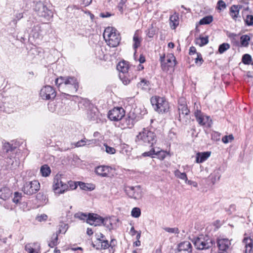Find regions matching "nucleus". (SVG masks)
<instances>
[{"instance_id":"obj_38","label":"nucleus","mask_w":253,"mask_h":253,"mask_svg":"<svg viewBox=\"0 0 253 253\" xmlns=\"http://www.w3.org/2000/svg\"><path fill=\"white\" fill-rule=\"evenodd\" d=\"M97 109L95 108H93L89 110L87 113V117L91 120H95L97 118L96 115Z\"/></svg>"},{"instance_id":"obj_39","label":"nucleus","mask_w":253,"mask_h":253,"mask_svg":"<svg viewBox=\"0 0 253 253\" xmlns=\"http://www.w3.org/2000/svg\"><path fill=\"white\" fill-rule=\"evenodd\" d=\"M102 224L109 230L113 228V226L110 218H103V222Z\"/></svg>"},{"instance_id":"obj_54","label":"nucleus","mask_w":253,"mask_h":253,"mask_svg":"<svg viewBox=\"0 0 253 253\" xmlns=\"http://www.w3.org/2000/svg\"><path fill=\"white\" fill-rule=\"evenodd\" d=\"M155 155V149H152L150 151L144 152L142 154L144 157H153V155Z\"/></svg>"},{"instance_id":"obj_37","label":"nucleus","mask_w":253,"mask_h":253,"mask_svg":"<svg viewBox=\"0 0 253 253\" xmlns=\"http://www.w3.org/2000/svg\"><path fill=\"white\" fill-rule=\"evenodd\" d=\"M58 227V230L56 232L58 234L61 233L65 234L68 228V224L63 222L61 223Z\"/></svg>"},{"instance_id":"obj_63","label":"nucleus","mask_w":253,"mask_h":253,"mask_svg":"<svg viewBox=\"0 0 253 253\" xmlns=\"http://www.w3.org/2000/svg\"><path fill=\"white\" fill-rule=\"evenodd\" d=\"M3 207L7 209V210H12V206L11 205V204L10 203H4L3 204Z\"/></svg>"},{"instance_id":"obj_19","label":"nucleus","mask_w":253,"mask_h":253,"mask_svg":"<svg viewBox=\"0 0 253 253\" xmlns=\"http://www.w3.org/2000/svg\"><path fill=\"white\" fill-rule=\"evenodd\" d=\"M12 194L11 190L7 187H3L0 189V198L4 201L9 199Z\"/></svg>"},{"instance_id":"obj_45","label":"nucleus","mask_w":253,"mask_h":253,"mask_svg":"<svg viewBox=\"0 0 253 253\" xmlns=\"http://www.w3.org/2000/svg\"><path fill=\"white\" fill-rule=\"evenodd\" d=\"M158 150H155V155L158 156L161 160H163L166 157V152L158 148Z\"/></svg>"},{"instance_id":"obj_25","label":"nucleus","mask_w":253,"mask_h":253,"mask_svg":"<svg viewBox=\"0 0 253 253\" xmlns=\"http://www.w3.org/2000/svg\"><path fill=\"white\" fill-rule=\"evenodd\" d=\"M167 64L168 68L166 70H169V67L172 68L176 65L175 57L172 54H168L167 56Z\"/></svg>"},{"instance_id":"obj_2","label":"nucleus","mask_w":253,"mask_h":253,"mask_svg":"<svg viewBox=\"0 0 253 253\" xmlns=\"http://www.w3.org/2000/svg\"><path fill=\"white\" fill-rule=\"evenodd\" d=\"M103 36L109 46L114 47L119 44L121 37L115 28L110 27L106 28L104 30Z\"/></svg>"},{"instance_id":"obj_24","label":"nucleus","mask_w":253,"mask_h":253,"mask_svg":"<svg viewBox=\"0 0 253 253\" xmlns=\"http://www.w3.org/2000/svg\"><path fill=\"white\" fill-rule=\"evenodd\" d=\"M117 69L121 72L120 74H126L128 72V66L125 61L119 62L117 66Z\"/></svg>"},{"instance_id":"obj_1","label":"nucleus","mask_w":253,"mask_h":253,"mask_svg":"<svg viewBox=\"0 0 253 253\" xmlns=\"http://www.w3.org/2000/svg\"><path fill=\"white\" fill-rule=\"evenodd\" d=\"M55 83L59 91L68 95L76 92L79 86V82L74 77H60L55 79Z\"/></svg>"},{"instance_id":"obj_53","label":"nucleus","mask_w":253,"mask_h":253,"mask_svg":"<svg viewBox=\"0 0 253 253\" xmlns=\"http://www.w3.org/2000/svg\"><path fill=\"white\" fill-rule=\"evenodd\" d=\"M101 243V249L105 250L110 247L108 241L106 240H103L100 242Z\"/></svg>"},{"instance_id":"obj_15","label":"nucleus","mask_w":253,"mask_h":253,"mask_svg":"<svg viewBox=\"0 0 253 253\" xmlns=\"http://www.w3.org/2000/svg\"><path fill=\"white\" fill-rule=\"evenodd\" d=\"M112 168L106 166H99L95 169V173L101 177H108L111 173Z\"/></svg>"},{"instance_id":"obj_55","label":"nucleus","mask_w":253,"mask_h":253,"mask_svg":"<svg viewBox=\"0 0 253 253\" xmlns=\"http://www.w3.org/2000/svg\"><path fill=\"white\" fill-rule=\"evenodd\" d=\"M74 145L75 146V147H83L86 145L85 138L81 139V140L78 141L77 142L74 143Z\"/></svg>"},{"instance_id":"obj_18","label":"nucleus","mask_w":253,"mask_h":253,"mask_svg":"<svg viewBox=\"0 0 253 253\" xmlns=\"http://www.w3.org/2000/svg\"><path fill=\"white\" fill-rule=\"evenodd\" d=\"M195 116L199 124L202 126L206 125L210 119L209 117L203 115L200 110H197L195 112Z\"/></svg>"},{"instance_id":"obj_10","label":"nucleus","mask_w":253,"mask_h":253,"mask_svg":"<svg viewBox=\"0 0 253 253\" xmlns=\"http://www.w3.org/2000/svg\"><path fill=\"white\" fill-rule=\"evenodd\" d=\"M40 189V184L37 180L27 182L24 185L23 191L24 194L31 195L37 193Z\"/></svg>"},{"instance_id":"obj_42","label":"nucleus","mask_w":253,"mask_h":253,"mask_svg":"<svg viewBox=\"0 0 253 253\" xmlns=\"http://www.w3.org/2000/svg\"><path fill=\"white\" fill-rule=\"evenodd\" d=\"M141 214V211L138 208H134L132 209L131 215L132 217L135 218H138Z\"/></svg>"},{"instance_id":"obj_56","label":"nucleus","mask_w":253,"mask_h":253,"mask_svg":"<svg viewBox=\"0 0 253 253\" xmlns=\"http://www.w3.org/2000/svg\"><path fill=\"white\" fill-rule=\"evenodd\" d=\"M245 21L247 25L248 26L253 25V16L250 15H247Z\"/></svg>"},{"instance_id":"obj_4","label":"nucleus","mask_w":253,"mask_h":253,"mask_svg":"<svg viewBox=\"0 0 253 253\" xmlns=\"http://www.w3.org/2000/svg\"><path fill=\"white\" fill-rule=\"evenodd\" d=\"M151 103L154 110L159 113L167 112L169 109V103L164 97L153 96L151 98Z\"/></svg>"},{"instance_id":"obj_61","label":"nucleus","mask_w":253,"mask_h":253,"mask_svg":"<svg viewBox=\"0 0 253 253\" xmlns=\"http://www.w3.org/2000/svg\"><path fill=\"white\" fill-rule=\"evenodd\" d=\"M165 58V55H164V56H161L160 61L161 62L163 70H166V69H167L165 63H164Z\"/></svg>"},{"instance_id":"obj_3","label":"nucleus","mask_w":253,"mask_h":253,"mask_svg":"<svg viewBox=\"0 0 253 253\" xmlns=\"http://www.w3.org/2000/svg\"><path fill=\"white\" fill-rule=\"evenodd\" d=\"M137 141L140 144H150L152 147L156 142V136L153 131L144 128L137 135Z\"/></svg>"},{"instance_id":"obj_41","label":"nucleus","mask_w":253,"mask_h":253,"mask_svg":"<svg viewBox=\"0 0 253 253\" xmlns=\"http://www.w3.org/2000/svg\"><path fill=\"white\" fill-rule=\"evenodd\" d=\"M230 48V45L227 43H223L220 44L218 48V51L220 53H223Z\"/></svg>"},{"instance_id":"obj_9","label":"nucleus","mask_w":253,"mask_h":253,"mask_svg":"<svg viewBox=\"0 0 253 253\" xmlns=\"http://www.w3.org/2000/svg\"><path fill=\"white\" fill-rule=\"evenodd\" d=\"M124 191L129 198L136 200L140 199L142 196V190L139 185L125 186Z\"/></svg>"},{"instance_id":"obj_6","label":"nucleus","mask_w":253,"mask_h":253,"mask_svg":"<svg viewBox=\"0 0 253 253\" xmlns=\"http://www.w3.org/2000/svg\"><path fill=\"white\" fill-rule=\"evenodd\" d=\"M195 248L197 250H206L211 248L214 244L213 240L208 236H201L194 239L193 241Z\"/></svg>"},{"instance_id":"obj_7","label":"nucleus","mask_w":253,"mask_h":253,"mask_svg":"<svg viewBox=\"0 0 253 253\" xmlns=\"http://www.w3.org/2000/svg\"><path fill=\"white\" fill-rule=\"evenodd\" d=\"M178 110L179 112L178 120L183 123H186L189 119L190 111L183 99L179 101Z\"/></svg>"},{"instance_id":"obj_16","label":"nucleus","mask_w":253,"mask_h":253,"mask_svg":"<svg viewBox=\"0 0 253 253\" xmlns=\"http://www.w3.org/2000/svg\"><path fill=\"white\" fill-rule=\"evenodd\" d=\"M248 9V6L244 7L241 4L233 5L230 8V15L234 20H236L238 17L240 10H247Z\"/></svg>"},{"instance_id":"obj_11","label":"nucleus","mask_w":253,"mask_h":253,"mask_svg":"<svg viewBox=\"0 0 253 253\" xmlns=\"http://www.w3.org/2000/svg\"><path fill=\"white\" fill-rule=\"evenodd\" d=\"M40 96L43 100L53 99L56 96V92L53 87L46 85L41 89Z\"/></svg>"},{"instance_id":"obj_64","label":"nucleus","mask_w":253,"mask_h":253,"mask_svg":"<svg viewBox=\"0 0 253 253\" xmlns=\"http://www.w3.org/2000/svg\"><path fill=\"white\" fill-rule=\"evenodd\" d=\"M100 16L103 18H107L110 17L111 16V14L110 13L107 12L105 13H101Z\"/></svg>"},{"instance_id":"obj_59","label":"nucleus","mask_w":253,"mask_h":253,"mask_svg":"<svg viewBox=\"0 0 253 253\" xmlns=\"http://www.w3.org/2000/svg\"><path fill=\"white\" fill-rule=\"evenodd\" d=\"M185 183L190 185H192L194 187H198V184L196 181H192L190 180H188V179L185 182Z\"/></svg>"},{"instance_id":"obj_22","label":"nucleus","mask_w":253,"mask_h":253,"mask_svg":"<svg viewBox=\"0 0 253 253\" xmlns=\"http://www.w3.org/2000/svg\"><path fill=\"white\" fill-rule=\"evenodd\" d=\"M210 155V152H199L196 154V162L197 163H202L205 161Z\"/></svg>"},{"instance_id":"obj_20","label":"nucleus","mask_w":253,"mask_h":253,"mask_svg":"<svg viewBox=\"0 0 253 253\" xmlns=\"http://www.w3.org/2000/svg\"><path fill=\"white\" fill-rule=\"evenodd\" d=\"M245 245V250L244 253H253V241L251 238H245L243 241Z\"/></svg>"},{"instance_id":"obj_8","label":"nucleus","mask_w":253,"mask_h":253,"mask_svg":"<svg viewBox=\"0 0 253 253\" xmlns=\"http://www.w3.org/2000/svg\"><path fill=\"white\" fill-rule=\"evenodd\" d=\"M52 187L55 194L58 195L64 193L68 189V185L62 181L59 175H56L54 177Z\"/></svg>"},{"instance_id":"obj_28","label":"nucleus","mask_w":253,"mask_h":253,"mask_svg":"<svg viewBox=\"0 0 253 253\" xmlns=\"http://www.w3.org/2000/svg\"><path fill=\"white\" fill-rule=\"evenodd\" d=\"M196 44L199 45L200 46H203L207 44L209 42V37L200 36L199 38H197L195 40Z\"/></svg>"},{"instance_id":"obj_29","label":"nucleus","mask_w":253,"mask_h":253,"mask_svg":"<svg viewBox=\"0 0 253 253\" xmlns=\"http://www.w3.org/2000/svg\"><path fill=\"white\" fill-rule=\"evenodd\" d=\"M133 41L134 42V44L133 45V47L135 50L134 54L136 53V49L140 45V43L141 42V39H140L138 37V34L136 32L135 33L133 37Z\"/></svg>"},{"instance_id":"obj_32","label":"nucleus","mask_w":253,"mask_h":253,"mask_svg":"<svg viewBox=\"0 0 253 253\" xmlns=\"http://www.w3.org/2000/svg\"><path fill=\"white\" fill-rule=\"evenodd\" d=\"M128 74V73L126 74H119L120 78L125 85L128 84L130 83V80L132 79V78H130L129 75L128 77H127Z\"/></svg>"},{"instance_id":"obj_17","label":"nucleus","mask_w":253,"mask_h":253,"mask_svg":"<svg viewBox=\"0 0 253 253\" xmlns=\"http://www.w3.org/2000/svg\"><path fill=\"white\" fill-rule=\"evenodd\" d=\"M120 121L119 126L123 129L127 128H131L133 126L134 120L129 116L124 118H122Z\"/></svg>"},{"instance_id":"obj_62","label":"nucleus","mask_w":253,"mask_h":253,"mask_svg":"<svg viewBox=\"0 0 253 253\" xmlns=\"http://www.w3.org/2000/svg\"><path fill=\"white\" fill-rule=\"evenodd\" d=\"M96 237L97 240L100 242L103 240V239L104 237V236L101 233H98L96 234Z\"/></svg>"},{"instance_id":"obj_51","label":"nucleus","mask_w":253,"mask_h":253,"mask_svg":"<svg viewBox=\"0 0 253 253\" xmlns=\"http://www.w3.org/2000/svg\"><path fill=\"white\" fill-rule=\"evenodd\" d=\"M164 230L169 233H175L178 234L179 231L177 228H170V227H165L164 228Z\"/></svg>"},{"instance_id":"obj_44","label":"nucleus","mask_w":253,"mask_h":253,"mask_svg":"<svg viewBox=\"0 0 253 253\" xmlns=\"http://www.w3.org/2000/svg\"><path fill=\"white\" fill-rule=\"evenodd\" d=\"M22 194L18 192H15L14 194V197L12 199V201L15 204H18L21 200Z\"/></svg>"},{"instance_id":"obj_46","label":"nucleus","mask_w":253,"mask_h":253,"mask_svg":"<svg viewBox=\"0 0 253 253\" xmlns=\"http://www.w3.org/2000/svg\"><path fill=\"white\" fill-rule=\"evenodd\" d=\"M155 29L153 27V25H151L150 27L146 31V35L149 38H153L155 34Z\"/></svg>"},{"instance_id":"obj_35","label":"nucleus","mask_w":253,"mask_h":253,"mask_svg":"<svg viewBox=\"0 0 253 253\" xmlns=\"http://www.w3.org/2000/svg\"><path fill=\"white\" fill-rule=\"evenodd\" d=\"M213 21V17L211 15H208L203 17L199 21L200 25L209 24Z\"/></svg>"},{"instance_id":"obj_26","label":"nucleus","mask_w":253,"mask_h":253,"mask_svg":"<svg viewBox=\"0 0 253 253\" xmlns=\"http://www.w3.org/2000/svg\"><path fill=\"white\" fill-rule=\"evenodd\" d=\"M170 25L172 29H175L179 24V16L176 13L171 15L169 18Z\"/></svg>"},{"instance_id":"obj_33","label":"nucleus","mask_w":253,"mask_h":253,"mask_svg":"<svg viewBox=\"0 0 253 253\" xmlns=\"http://www.w3.org/2000/svg\"><path fill=\"white\" fill-rule=\"evenodd\" d=\"M40 171L42 175L44 177L48 176L51 172L50 168L46 165H44L41 168Z\"/></svg>"},{"instance_id":"obj_12","label":"nucleus","mask_w":253,"mask_h":253,"mask_svg":"<svg viewBox=\"0 0 253 253\" xmlns=\"http://www.w3.org/2000/svg\"><path fill=\"white\" fill-rule=\"evenodd\" d=\"M125 115V111L122 107H115L108 113V118L111 121H119Z\"/></svg>"},{"instance_id":"obj_31","label":"nucleus","mask_w":253,"mask_h":253,"mask_svg":"<svg viewBox=\"0 0 253 253\" xmlns=\"http://www.w3.org/2000/svg\"><path fill=\"white\" fill-rule=\"evenodd\" d=\"M58 236V234L57 233L56 234H53L48 243V246L50 247L53 248L57 245Z\"/></svg>"},{"instance_id":"obj_50","label":"nucleus","mask_w":253,"mask_h":253,"mask_svg":"<svg viewBox=\"0 0 253 253\" xmlns=\"http://www.w3.org/2000/svg\"><path fill=\"white\" fill-rule=\"evenodd\" d=\"M234 139V137L233 135L230 134L228 136L225 135L224 137H223L222 139V141L224 143H228V142L231 141Z\"/></svg>"},{"instance_id":"obj_13","label":"nucleus","mask_w":253,"mask_h":253,"mask_svg":"<svg viewBox=\"0 0 253 253\" xmlns=\"http://www.w3.org/2000/svg\"><path fill=\"white\" fill-rule=\"evenodd\" d=\"M217 244L219 251L217 253H225L231 245L230 241L227 238H217Z\"/></svg>"},{"instance_id":"obj_43","label":"nucleus","mask_w":253,"mask_h":253,"mask_svg":"<svg viewBox=\"0 0 253 253\" xmlns=\"http://www.w3.org/2000/svg\"><path fill=\"white\" fill-rule=\"evenodd\" d=\"M75 216L81 220H86V221L87 222V219L88 216H89V213L87 214L83 212H78L75 214Z\"/></svg>"},{"instance_id":"obj_57","label":"nucleus","mask_w":253,"mask_h":253,"mask_svg":"<svg viewBox=\"0 0 253 253\" xmlns=\"http://www.w3.org/2000/svg\"><path fill=\"white\" fill-rule=\"evenodd\" d=\"M47 219V216L45 214H42L40 215H38L36 217V219L39 221L42 222L46 220Z\"/></svg>"},{"instance_id":"obj_52","label":"nucleus","mask_w":253,"mask_h":253,"mask_svg":"<svg viewBox=\"0 0 253 253\" xmlns=\"http://www.w3.org/2000/svg\"><path fill=\"white\" fill-rule=\"evenodd\" d=\"M197 56L196 58L195 59V63L198 66H201L202 65V64L203 63L204 60H203L202 55L200 53H197Z\"/></svg>"},{"instance_id":"obj_47","label":"nucleus","mask_w":253,"mask_h":253,"mask_svg":"<svg viewBox=\"0 0 253 253\" xmlns=\"http://www.w3.org/2000/svg\"><path fill=\"white\" fill-rule=\"evenodd\" d=\"M3 148L4 150L6 152H8L10 151L13 150L15 148V147L13 146V145L9 142H5L3 144Z\"/></svg>"},{"instance_id":"obj_58","label":"nucleus","mask_w":253,"mask_h":253,"mask_svg":"<svg viewBox=\"0 0 253 253\" xmlns=\"http://www.w3.org/2000/svg\"><path fill=\"white\" fill-rule=\"evenodd\" d=\"M126 1H127V0H121V1H120V2L118 4V9L122 13L123 11L124 5L125 4V3H126Z\"/></svg>"},{"instance_id":"obj_34","label":"nucleus","mask_w":253,"mask_h":253,"mask_svg":"<svg viewBox=\"0 0 253 253\" xmlns=\"http://www.w3.org/2000/svg\"><path fill=\"white\" fill-rule=\"evenodd\" d=\"M174 174L177 178L184 180L185 182L188 179L186 174L185 172H181L178 169L174 171Z\"/></svg>"},{"instance_id":"obj_40","label":"nucleus","mask_w":253,"mask_h":253,"mask_svg":"<svg viewBox=\"0 0 253 253\" xmlns=\"http://www.w3.org/2000/svg\"><path fill=\"white\" fill-rule=\"evenodd\" d=\"M242 62L244 64L249 65L252 62V57L248 54H244L242 57Z\"/></svg>"},{"instance_id":"obj_30","label":"nucleus","mask_w":253,"mask_h":253,"mask_svg":"<svg viewBox=\"0 0 253 253\" xmlns=\"http://www.w3.org/2000/svg\"><path fill=\"white\" fill-rule=\"evenodd\" d=\"M138 88L141 89L146 90L149 88V82L144 79L141 80L140 82L137 84Z\"/></svg>"},{"instance_id":"obj_36","label":"nucleus","mask_w":253,"mask_h":253,"mask_svg":"<svg viewBox=\"0 0 253 253\" xmlns=\"http://www.w3.org/2000/svg\"><path fill=\"white\" fill-rule=\"evenodd\" d=\"M241 44L243 46H248L249 45V42L250 41V37L249 36L245 35H243L240 38Z\"/></svg>"},{"instance_id":"obj_48","label":"nucleus","mask_w":253,"mask_h":253,"mask_svg":"<svg viewBox=\"0 0 253 253\" xmlns=\"http://www.w3.org/2000/svg\"><path fill=\"white\" fill-rule=\"evenodd\" d=\"M217 8L219 10H222L226 8V5L224 1L220 0L217 2Z\"/></svg>"},{"instance_id":"obj_27","label":"nucleus","mask_w":253,"mask_h":253,"mask_svg":"<svg viewBox=\"0 0 253 253\" xmlns=\"http://www.w3.org/2000/svg\"><path fill=\"white\" fill-rule=\"evenodd\" d=\"M221 174L219 169L215 170L213 173L210 175L211 180L212 184H214L216 181L220 179Z\"/></svg>"},{"instance_id":"obj_14","label":"nucleus","mask_w":253,"mask_h":253,"mask_svg":"<svg viewBox=\"0 0 253 253\" xmlns=\"http://www.w3.org/2000/svg\"><path fill=\"white\" fill-rule=\"evenodd\" d=\"M103 218L95 213H89L87 223L91 225L100 226L103 224Z\"/></svg>"},{"instance_id":"obj_60","label":"nucleus","mask_w":253,"mask_h":253,"mask_svg":"<svg viewBox=\"0 0 253 253\" xmlns=\"http://www.w3.org/2000/svg\"><path fill=\"white\" fill-rule=\"evenodd\" d=\"M96 140L95 139L88 140L85 138L86 145H90L95 144Z\"/></svg>"},{"instance_id":"obj_49","label":"nucleus","mask_w":253,"mask_h":253,"mask_svg":"<svg viewBox=\"0 0 253 253\" xmlns=\"http://www.w3.org/2000/svg\"><path fill=\"white\" fill-rule=\"evenodd\" d=\"M104 146L105 148V151L108 154H114L116 153V150L114 147L109 146L106 144H104Z\"/></svg>"},{"instance_id":"obj_5","label":"nucleus","mask_w":253,"mask_h":253,"mask_svg":"<svg viewBox=\"0 0 253 253\" xmlns=\"http://www.w3.org/2000/svg\"><path fill=\"white\" fill-rule=\"evenodd\" d=\"M34 9L39 17L44 18L46 21L50 20L53 16L52 11L41 1L36 3Z\"/></svg>"},{"instance_id":"obj_23","label":"nucleus","mask_w":253,"mask_h":253,"mask_svg":"<svg viewBox=\"0 0 253 253\" xmlns=\"http://www.w3.org/2000/svg\"><path fill=\"white\" fill-rule=\"evenodd\" d=\"M32 35L35 38H40L42 36L43 32L42 27L40 25L35 26L32 29Z\"/></svg>"},{"instance_id":"obj_21","label":"nucleus","mask_w":253,"mask_h":253,"mask_svg":"<svg viewBox=\"0 0 253 253\" xmlns=\"http://www.w3.org/2000/svg\"><path fill=\"white\" fill-rule=\"evenodd\" d=\"M178 251H187L188 253L192 252V245L189 241H184L180 243L178 245Z\"/></svg>"}]
</instances>
